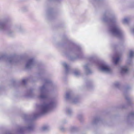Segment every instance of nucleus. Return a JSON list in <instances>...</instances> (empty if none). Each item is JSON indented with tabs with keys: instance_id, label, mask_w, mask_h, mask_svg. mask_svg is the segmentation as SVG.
<instances>
[{
	"instance_id": "obj_4",
	"label": "nucleus",
	"mask_w": 134,
	"mask_h": 134,
	"mask_svg": "<svg viewBox=\"0 0 134 134\" xmlns=\"http://www.w3.org/2000/svg\"><path fill=\"white\" fill-rule=\"evenodd\" d=\"M87 59L88 63L86 64L84 67L85 72L87 74L92 73V71L89 67L90 65H92L98 66L99 70L105 73L110 74L111 73V70L109 65L105 62L99 64L94 56H89L87 57Z\"/></svg>"
},
{
	"instance_id": "obj_28",
	"label": "nucleus",
	"mask_w": 134,
	"mask_h": 134,
	"mask_svg": "<svg viewBox=\"0 0 134 134\" xmlns=\"http://www.w3.org/2000/svg\"><path fill=\"white\" fill-rule=\"evenodd\" d=\"M63 40L65 42H66V43L70 42V41L68 40L66 37H64L63 39Z\"/></svg>"
},
{
	"instance_id": "obj_5",
	"label": "nucleus",
	"mask_w": 134,
	"mask_h": 134,
	"mask_svg": "<svg viewBox=\"0 0 134 134\" xmlns=\"http://www.w3.org/2000/svg\"><path fill=\"white\" fill-rule=\"evenodd\" d=\"M65 54L70 60H73L78 58H81L82 55L81 47L72 42H70L69 47L67 49Z\"/></svg>"
},
{
	"instance_id": "obj_18",
	"label": "nucleus",
	"mask_w": 134,
	"mask_h": 134,
	"mask_svg": "<svg viewBox=\"0 0 134 134\" xmlns=\"http://www.w3.org/2000/svg\"><path fill=\"white\" fill-rule=\"evenodd\" d=\"M47 14L49 17H53L54 15V13L52 9H50L48 10L47 11Z\"/></svg>"
},
{
	"instance_id": "obj_9",
	"label": "nucleus",
	"mask_w": 134,
	"mask_h": 134,
	"mask_svg": "<svg viewBox=\"0 0 134 134\" xmlns=\"http://www.w3.org/2000/svg\"><path fill=\"white\" fill-rule=\"evenodd\" d=\"M134 56V51H130L126 65L121 66L120 69V72L121 74H128L129 72V67L132 66L133 64L132 58Z\"/></svg>"
},
{
	"instance_id": "obj_13",
	"label": "nucleus",
	"mask_w": 134,
	"mask_h": 134,
	"mask_svg": "<svg viewBox=\"0 0 134 134\" xmlns=\"http://www.w3.org/2000/svg\"><path fill=\"white\" fill-rule=\"evenodd\" d=\"M101 121V119L99 117H94L93 120L91 122L90 124L92 125H96Z\"/></svg>"
},
{
	"instance_id": "obj_24",
	"label": "nucleus",
	"mask_w": 134,
	"mask_h": 134,
	"mask_svg": "<svg viewBox=\"0 0 134 134\" xmlns=\"http://www.w3.org/2000/svg\"><path fill=\"white\" fill-rule=\"evenodd\" d=\"M130 20V19L129 18H125L122 20V23L124 24H127Z\"/></svg>"
},
{
	"instance_id": "obj_11",
	"label": "nucleus",
	"mask_w": 134,
	"mask_h": 134,
	"mask_svg": "<svg viewBox=\"0 0 134 134\" xmlns=\"http://www.w3.org/2000/svg\"><path fill=\"white\" fill-rule=\"evenodd\" d=\"M35 62L34 58H31L28 59L27 61L25 66V68L29 69L35 66Z\"/></svg>"
},
{
	"instance_id": "obj_21",
	"label": "nucleus",
	"mask_w": 134,
	"mask_h": 134,
	"mask_svg": "<svg viewBox=\"0 0 134 134\" xmlns=\"http://www.w3.org/2000/svg\"><path fill=\"white\" fill-rule=\"evenodd\" d=\"M113 86L114 88L119 89L120 86V83L118 82H115L113 84Z\"/></svg>"
},
{
	"instance_id": "obj_2",
	"label": "nucleus",
	"mask_w": 134,
	"mask_h": 134,
	"mask_svg": "<svg viewBox=\"0 0 134 134\" xmlns=\"http://www.w3.org/2000/svg\"><path fill=\"white\" fill-rule=\"evenodd\" d=\"M103 21L108 24V32L111 35L119 38H121L123 33L119 26L115 23L117 18L114 15L108 12H105L102 18Z\"/></svg>"
},
{
	"instance_id": "obj_15",
	"label": "nucleus",
	"mask_w": 134,
	"mask_h": 134,
	"mask_svg": "<svg viewBox=\"0 0 134 134\" xmlns=\"http://www.w3.org/2000/svg\"><path fill=\"white\" fill-rule=\"evenodd\" d=\"M62 65L65 69V74H67L69 73L70 69V66L65 62L63 63Z\"/></svg>"
},
{
	"instance_id": "obj_34",
	"label": "nucleus",
	"mask_w": 134,
	"mask_h": 134,
	"mask_svg": "<svg viewBox=\"0 0 134 134\" xmlns=\"http://www.w3.org/2000/svg\"><path fill=\"white\" fill-rule=\"evenodd\" d=\"M1 89H1V88L0 87V90H1Z\"/></svg>"
},
{
	"instance_id": "obj_17",
	"label": "nucleus",
	"mask_w": 134,
	"mask_h": 134,
	"mask_svg": "<svg viewBox=\"0 0 134 134\" xmlns=\"http://www.w3.org/2000/svg\"><path fill=\"white\" fill-rule=\"evenodd\" d=\"M66 114L69 116L72 115L73 113L72 109L70 107L67 108L66 110Z\"/></svg>"
},
{
	"instance_id": "obj_31",
	"label": "nucleus",
	"mask_w": 134,
	"mask_h": 134,
	"mask_svg": "<svg viewBox=\"0 0 134 134\" xmlns=\"http://www.w3.org/2000/svg\"><path fill=\"white\" fill-rule=\"evenodd\" d=\"M131 31L134 34V28L132 29Z\"/></svg>"
},
{
	"instance_id": "obj_1",
	"label": "nucleus",
	"mask_w": 134,
	"mask_h": 134,
	"mask_svg": "<svg viewBox=\"0 0 134 134\" xmlns=\"http://www.w3.org/2000/svg\"><path fill=\"white\" fill-rule=\"evenodd\" d=\"M55 106V102L53 100H50L47 103H44L40 105L37 111L33 114L32 117L30 115H24L23 117L26 122V125L24 127L18 128L17 130V133L18 134H24L25 130L28 131H34L35 129V124L33 120L44 114L54 108Z\"/></svg>"
},
{
	"instance_id": "obj_25",
	"label": "nucleus",
	"mask_w": 134,
	"mask_h": 134,
	"mask_svg": "<svg viewBox=\"0 0 134 134\" xmlns=\"http://www.w3.org/2000/svg\"><path fill=\"white\" fill-rule=\"evenodd\" d=\"M70 131L72 132H74L76 131L77 130V127L75 126H72L70 128Z\"/></svg>"
},
{
	"instance_id": "obj_23",
	"label": "nucleus",
	"mask_w": 134,
	"mask_h": 134,
	"mask_svg": "<svg viewBox=\"0 0 134 134\" xmlns=\"http://www.w3.org/2000/svg\"><path fill=\"white\" fill-rule=\"evenodd\" d=\"M77 118L81 122L83 121V115L82 114H80L78 115Z\"/></svg>"
},
{
	"instance_id": "obj_26",
	"label": "nucleus",
	"mask_w": 134,
	"mask_h": 134,
	"mask_svg": "<svg viewBox=\"0 0 134 134\" xmlns=\"http://www.w3.org/2000/svg\"><path fill=\"white\" fill-rule=\"evenodd\" d=\"M27 81V79H23L22 80L21 82V84L23 86L25 85L26 84V81Z\"/></svg>"
},
{
	"instance_id": "obj_29",
	"label": "nucleus",
	"mask_w": 134,
	"mask_h": 134,
	"mask_svg": "<svg viewBox=\"0 0 134 134\" xmlns=\"http://www.w3.org/2000/svg\"><path fill=\"white\" fill-rule=\"evenodd\" d=\"M60 130L62 131H64L66 130L65 128L63 126L60 127Z\"/></svg>"
},
{
	"instance_id": "obj_7",
	"label": "nucleus",
	"mask_w": 134,
	"mask_h": 134,
	"mask_svg": "<svg viewBox=\"0 0 134 134\" xmlns=\"http://www.w3.org/2000/svg\"><path fill=\"white\" fill-rule=\"evenodd\" d=\"M5 60L8 65H15L21 63L23 60V58L17 57L14 55L7 56L5 54H0V60Z\"/></svg>"
},
{
	"instance_id": "obj_10",
	"label": "nucleus",
	"mask_w": 134,
	"mask_h": 134,
	"mask_svg": "<svg viewBox=\"0 0 134 134\" xmlns=\"http://www.w3.org/2000/svg\"><path fill=\"white\" fill-rule=\"evenodd\" d=\"M65 98L70 102L74 104H76L79 102V98L78 96H74L72 92L69 91L66 92Z\"/></svg>"
},
{
	"instance_id": "obj_12",
	"label": "nucleus",
	"mask_w": 134,
	"mask_h": 134,
	"mask_svg": "<svg viewBox=\"0 0 134 134\" xmlns=\"http://www.w3.org/2000/svg\"><path fill=\"white\" fill-rule=\"evenodd\" d=\"M127 120L128 123L134 122V111L130 112L127 117Z\"/></svg>"
},
{
	"instance_id": "obj_27",
	"label": "nucleus",
	"mask_w": 134,
	"mask_h": 134,
	"mask_svg": "<svg viewBox=\"0 0 134 134\" xmlns=\"http://www.w3.org/2000/svg\"><path fill=\"white\" fill-rule=\"evenodd\" d=\"M19 83L18 82H17L15 81H13L12 82V84L14 86L16 87L17 85H18Z\"/></svg>"
},
{
	"instance_id": "obj_14",
	"label": "nucleus",
	"mask_w": 134,
	"mask_h": 134,
	"mask_svg": "<svg viewBox=\"0 0 134 134\" xmlns=\"http://www.w3.org/2000/svg\"><path fill=\"white\" fill-rule=\"evenodd\" d=\"M33 89L30 88L27 90L25 96L27 97H32L34 96Z\"/></svg>"
},
{
	"instance_id": "obj_32",
	"label": "nucleus",
	"mask_w": 134,
	"mask_h": 134,
	"mask_svg": "<svg viewBox=\"0 0 134 134\" xmlns=\"http://www.w3.org/2000/svg\"><path fill=\"white\" fill-rule=\"evenodd\" d=\"M118 54H116V56H118Z\"/></svg>"
},
{
	"instance_id": "obj_33",
	"label": "nucleus",
	"mask_w": 134,
	"mask_h": 134,
	"mask_svg": "<svg viewBox=\"0 0 134 134\" xmlns=\"http://www.w3.org/2000/svg\"><path fill=\"white\" fill-rule=\"evenodd\" d=\"M38 75H40V73H39L38 74Z\"/></svg>"
},
{
	"instance_id": "obj_30",
	"label": "nucleus",
	"mask_w": 134,
	"mask_h": 134,
	"mask_svg": "<svg viewBox=\"0 0 134 134\" xmlns=\"http://www.w3.org/2000/svg\"><path fill=\"white\" fill-rule=\"evenodd\" d=\"M67 122V121L66 120H64L63 122V124H65V123H66Z\"/></svg>"
},
{
	"instance_id": "obj_19",
	"label": "nucleus",
	"mask_w": 134,
	"mask_h": 134,
	"mask_svg": "<svg viewBox=\"0 0 134 134\" xmlns=\"http://www.w3.org/2000/svg\"><path fill=\"white\" fill-rule=\"evenodd\" d=\"M50 129V127L48 125L43 126L41 129V130L42 131H47L49 130Z\"/></svg>"
},
{
	"instance_id": "obj_8",
	"label": "nucleus",
	"mask_w": 134,
	"mask_h": 134,
	"mask_svg": "<svg viewBox=\"0 0 134 134\" xmlns=\"http://www.w3.org/2000/svg\"><path fill=\"white\" fill-rule=\"evenodd\" d=\"M131 88V87L129 85L126 86L124 88L123 93L127 103L123 104L120 107V108L122 109H126L128 106H133V103L132 98L129 94V91Z\"/></svg>"
},
{
	"instance_id": "obj_16",
	"label": "nucleus",
	"mask_w": 134,
	"mask_h": 134,
	"mask_svg": "<svg viewBox=\"0 0 134 134\" xmlns=\"http://www.w3.org/2000/svg\"><path fill=\"white\" fill-rule=\"evenodd\" d=\"M92 82L91 80H89L86 82V87L88 89H91L93 87Z\"/></svg>"
},
{
	"instance_id": "obj_20",
	"label": "nucleus",
	"mask_w": 134,
	"mask_h": 134,
	"mask_svg": "<svg viewBox=\"0 0 134 134\" xmlns=\"http://www.w3.org/2000/svg\"><path fill=\"white\" fill-rule=\"evenodd\" d=\"M74 73L75 76L76 77L79 76L81 75L80 70L78 69H75L74 70Z\"/></svg>"
},
{
	"instance_id": "obj_6",
	"label": "nucleus",
	"mask_w": 134,
	"mask_h": 134,
	"mask_svg": "<svg viewBox=\"0 0 134 134\" xmlns=\"http://www.w3.org/2000/svg\"><path fill=\"white\" fill-rule=\"evenodd\" d=\"M43 84L40 87V94L39 98L41 100H45L48 98V92L49 90H53L57 87L56 86L52 81L48 79L43 80Z\"/></svg>"
},
{
	"instance_id": "obj_3",
	"label": "nucleus",
	"mask_w": 134,
	"mask_h": 134,
	"mask_svg": "<svg viewBox=\"0 0 134 134\" xmlns=\"http://www.w3.org/2000/svg\"><path fill=\"white\" fill-rule=\"evenodd\" d=\"M10 21L8 17L0 19V31L5 32L9 35L16 32L23 33L25 31L21 26L14 24Z\"/></svg>"
},
{
	"instance_id": "obj_22",
	"label": "nucleus",
	"mask_w": 134,
	"mask_h": 134,
	"mask_svg": "<svg viewBox=\"0 0 134 134\" xmlns=\"http://www.w3.org/2000/svg\"><path fill=\"white\" fill-rule=\"evenodd\" d=\"M113 59L114 63L115 64H116L118 63L120 59V57H113Z\"/></svg>"
}]
</instances>
